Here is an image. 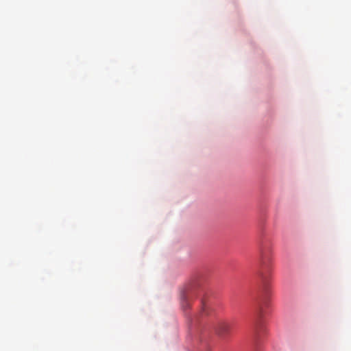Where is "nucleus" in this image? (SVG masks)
I'll use <instances>...</instances> for the list:
<instances>
[{
  "mask_svg": "<svg viewBox=\"0 0 351 351\" xmlns=\"http://www.w3.org/2000/svg\"><path fill=\"white\" fill-rule=\"evenodd\" d=\"M201 286L200 280L197 278H194L180 288L178 299L182 307H190L193 305V301L200 290Z\"/></svg>",
  "mask_w": 351,
  "mask_h": 351,
  "instance_id": "1",
  "label": "nucleus"
},
{
  "mask_svg": "<svg viewBox=\"0 0 351 351\" xmlns=\"http://www.w3.org/2000/svg\"><path fill=\"white\" fill-rule=\"evenodd\" d=\"M261 264L263 269H267L271 261V248L263 245L260 250Z\"/></svg>",
  "mask_w": 351,
  "mask_h": 351,
  "instance_id": "2",
  "label": "nucleus"
},
{
  "mask_svg": "<svg viewBox=\"0 0 351 351\" xmlns=\"http://www.w3.org/2000/svg\"><path fill=\"white\" fill-rule=\"evenodd\" d=\"M263 291V295L259 299L258 304L260 306H267L269 304L270 299H269V296L267 295L268 293H267V288L266 285H264Z\"/></svg>",
  "mask_w": 351,
  "mask_h": 351,
  "instance_id": "3",
  "label": "nucleus"
},
{
  "mask_svg": "<svg viewBox=\"0 0 351 351\" xmlns=\"http://www.w3.org/2000/svg\"><path fill=\"white\" fill-rule=\"evenodd\" d=\"M230 326L226 324H221L219 326L217 332L221 337H224L229 331Z\"/></svg>",
  "mask_w": 351,
  "mask_h": 351,
  "instance_id": "4",
  "label": "nucleus"
},
{
  "mask_svg": "<svg viewBox=\"0 0 351 351\" xmlns=\"http://www.w3.org/2000/svg\"><path fill=\"white\" fill-rule=\"evenodd\" d=\"M256 328H255V332H256L257 336H259L260 335V334H259V329L258 328V325L260 324L258 323V320L256 321Z\"/></svg>",
  "mask_w": 351,
  "mask_h": 351,
  "instance_id": "5",
  "label": "nucleus"
},
{
  "mask_svg": "<svg viewBox=\"0 0 351 351\" xmlns=\"http://www.w3.org/2000/svg\"><path fill=\"white\" fill-rule=\"evenodd\" d=\"M261 315V312L260 311V312H258V315L259 316Z\"/></svg>",
  "mask_w": 351,
  "mask_h": 351,
  "instance_id": "6",
  "label": "nucleus"
}]
</instances>
